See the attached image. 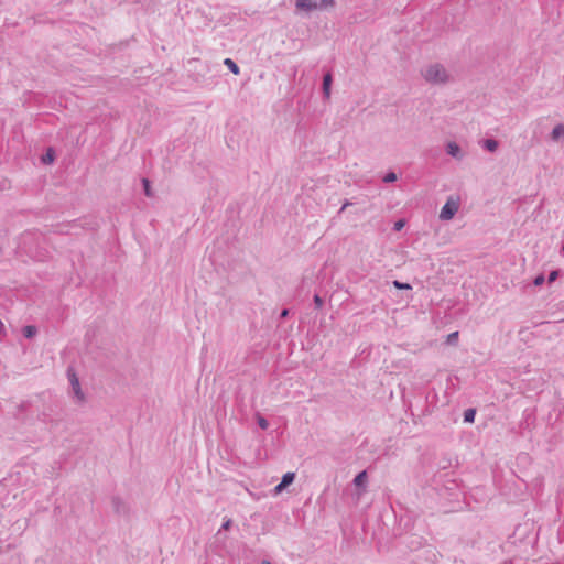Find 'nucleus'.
Returning <instances> with one entry per match:
<instances>
[{
	"mask_svg": "<svg viewBox=\"0 0 564 564\" xmlns=\"http://www.w3.org/2000/svg\"><path fill=\"white\" fill-rule=\"evenodd\" d=\"M458 208L459 203L457 200L449 198L441 209L440 219L451 220L458 212Z\"/></svg>",
	"mask_w": 564,
	"mask_h": 564,
	"instance_id": "2",
	"label": "nucleus"
},
{
	"mask_svg": "<svg viewBox=\"0 0 564 564\" xmlns=\"http://www.w3.org/2000/svg\"><path fill=\"white\" fill-rule=\"evenodd\" d=\"M366 482H367V471L366 470L360 471L354 478V485L356 487H362L366 485Z\"/></svg>",
	"mask_w": 564,
	"mask_h": 564,
	"instance_id": "8",
	"label": "nucleus"
},
{
	"mask_svg": "<svg viewBox=\"0 0 564 564\" xmlns=\"http://www.w3.org/2000/svg\"><path fill=\"white\" fill-rule=\"evenodd\" d=\"M112 505H113V507H115L117 512L124 511V503L119 498H113L112 499Z\"/></svg>",
	"mask_w": 564,
	"mask_h": 564,
	"instance_id": "18",
	"label": "nucleus"
},
{
	"mask_svg": "<svg viewBox=\"0 0 564 564\" xmlns=\"http://www.w3.org/2000/svg\"><path fill=\"white\" fill-rule=\"evenodd\" d=\"M562 252H564V242H563V246H562Z\"/></svg>",
	"mask_w": 564,
	"mask_h": 564,
	"instance_id": "32",
	"label": "nucleus"
},
{
	"mask_svg": "<svg viewBox=\"0 0 564 564\" xmlns=\"http://www.w3.org/2000/svg\"><path fill=\"white\" fill-rule=\"evenodd\" d=\"M313 301H314L316 308H321L324 304L323 299L318 294L314 295Z\"/></svg>",
	"mask_w": 564,
	"mask_h": 564,
	"instance_id": "23",
	"label": "nucleus"
},
{
	"mask_svg": "<svg viewBox=\"0 0 564 564\" xmlns=\"http://www.w3.org/2000/svg\"><path fill=\"white\" fill-rule=\"evenodd\" d=\"M404 225H405L404 219H399L398 221L394 223L393 229L395 231H400L404 227Z\"/></svg>",
	"mask_w": 564,
	"mask_h": 564,
	"instance_id": "24",
	"label": "nucleus"
},
{
	"mask_svg": "<svg viewBox=\"0 0 564 564\" xmlns=\"http://www.w3.org/2000/svg\"><path fill=\"white\" fill-rule=\"evenodd\" d=\"M558 274H560L558 270L551 271L550 274H549V278H547V282L549 283L554 282L557 279Z\"/></svg>",
	"mask_w": 564,
	"mask_h": 564,
	"instance_id": "22",
	"label": "nucleus"
},
{
	"mask_svg": "<svg viewBox=\"0 0 564 564\" xmlns=\"http://www.w3.org/2000/svg\"><path fill=\"white\" fill-rule=\"evenodd\" d=\"M67 377L73 389V392L79 402L84 401L85 397L80 389L79 380L73 368L67 369Z\"/></svg>",
	"mask_w": 564,
	"mask_h": 564,
	"instance_id": "3",
	"label": "nucleus"
},
{
	"mask_svg": "<svg viewBox=\"0 0 564 564\" xmlns=\"http://www.w3.org/2000/svg\"><path fill=\"white\" fill-rule=\"evenodd\" d=\"M476 416V410L475 409H467L464 412V422L466 423H474Z\"/></svg>",
	"mask_w": 564,
	"mask_h": 564,
	"instance_id": "12",
	"label": "nucleus"
},
{
	"mask_svg": "<svg viewBox=\"0 0 564 564\" xmlns=\"http://www.w3.org/2000/svg\"><path fill=\"white\" fill-rule=\"evenodd\" d=\"M482 145L487 151L495 152L498 149L499 143L495 139H486Z\"/></svg>",
	"mask_w": 564,
	"mask_h": 564,
	"instance_id": "9",
	"label": "nucleus"
},
{
	"mask_svg": "<svg viewBox=\"0 0 564 564\" xmlns=\"http://www.w3.org/2000/svg\"><path fill=\"white\" fill-rule=\"evenodd\" d=\"M224 64L232 74L238 75L240 73L239 66L231 58H225Z\"/></svg>",
	"mask_w": 564,
	"mask_h": 564,
	"instance_id": "10",
	"label": "nucleus"
},
{
	"mask_svg": "<svg viewBox=\"0 0 564 564\" xmlns=\"http://www.w3.org/2000/svg\"><path fill=\"white\" fill-rule=\"evenodd\" d=\"M422 76L427 83L441 85L447 83L449 76L442 64L435 63L426 66L422 70Z\"/></svg>",
	"mask_w": 564,
	"mask_h": 564,
	"instance_id": "1",
	"label": "nucleus"
},
{
	"mask_svg": "<svg viewBox=\"0 0 564 564\" xmlns=\"http://www.w3.org/2000/svg\"><path fill=\"white\" fill-rule=\"evenodd\" d=\"M295 7L297 10L312 12L317 10V0H295Z\"/></svg>",
	"mask_w": 564,
	"mask_h": 564,
	"instance_id": "5",
	"label": "nucleus"
},
{
	"mask_svg": "<svg viewBox=\"0 0 564 564\" xmlns=\"http://www.w3.org/2000/svg\"><path fill=\"white\" fill-rule=\"evenodd\" d=\"M393 286L398 290H411L412 286L409 284V283H405V282H400L398 280H394L392 282Z\"/></svg>",
	"mask_w": 564,
	"mask_h": 564,
	"instance_id": "17",
	"label": "nucleus"
},
{
	"mask_svg": "<svg viewBox=\"0 0 564 564\" xmlns=\"http://www.w3.org/2000/svg\"><path fill=\"white\" fill-rule=\"evenodd\" d=\"M335 7V0H319L317 1V9H328Z\"/></svg>",
	"mask_w": 564,
	"mask_h": 564,
	"instance_id": "14",
	"label": "nucleus"
},
{
	"mask_svg": "<svg viewBox=\"0 0 564 564\" xmlns=\"http://www.w3.org/2000/svg\"><path fill=\"white\" fill-rule=\"evenodd\" d=\"M55 160V152L52 148H48L46 153L42 156V162L45 164H51Z\"/></svg>",
	"mask_w": 564,
	"mask_h": 564,
	"instance_id": "11",
	"label": "nucleus"
},
{
	"mask_svg": "<svg viewBox=\"0 0 564 564\" xmlns=\"http://www.w3.org/2000/svg\"><path fill=\"white\" fill-rule=\"evenodd\" d=\"M37 328L33 325H28L23 328V335L26 338H32L36 335Z\"/></svg>",
	"mask_w": 564,
	"mask_h": 564,
	"instance_id": "13",
	"label": "nucleus"
},
{
	"mask_svg": "<svg viewBox=\"0 0 564 564\" xmlns=\"http://www.w3.org/2000/svg\"><path fill=\"white\" fill-rule=\"evenodd\" d=\"M290 311L288 308H283L280 313V318L284 319L289 316Z\"/></svg>",
	"mask_w": 564,
	"mask_h": 564,
	"instance_id": "27",
	"label": "nucleus"
},
{
	"mask_svg": "<svg viewBox=\"0 0 564 564\" xmlns=\"http://www.w3.org/2000/svg\"><path fill=\"white\" fill-rule=\"evenodd\" d=\"M257 423H258L259 427L262 430H267L269 427L268 420L265 417H263L262 415L257 416Z\"/></svg>",
	"mask_w": 564,
	"mask_h": 564,
	"instance_id": "19",
	"label": "nucleus"
},
{
	"mask_svg": "<svg viewBox=\"0 0 564 564\" xmlns=\"http://www.w3.org/2000/svg\"><path fill=\"white\" fill-rule=\"evenodd\" d=\"M445 150L448 155H451L452 158H454L458 161H462L465 156L460 147L454 141L447 142Z\"/></svg>",
	"mask_w": 564,
	"mask_h": 564,
	"instance_id": "4",
	"label": "nucleus"
},
{
	"mask_svg": "<svg viewBox=\"0 0 564 564\" xmlns=\"http://www.w3.org/2000/svg\"><path fill=\"white\" fill-rule=\"evenodd\" d=\"M332 84H333V75L330 72H327L323 77V85H322L323 95L326 99H328L330 97Z\"/></svg>",
	"mask_w": 564,
	"mask_h": 564,
	"instance_id": "6",
	"label": "nucleus"
},
{
	"mask_svg": "<svg viewBox=\"0 0 564 564\" xmlns=\"http://www.w3.org/2000/svg\"><path fill=\"white\" fill-rule=\"evenodd\" d=\"M6 326L3 324L2 321H0V341L2 340V338L6 336Z\"/></svg>",
	"mask_w": 564,
	"mask_h": 564,
	"instance_id": "25",
	"label": "nucleus"
},
{
	"mask_svg": "<svg viewBox=\"0 0 564 564\" xmlns=\"http://www.w3.org/2000/svg\"><path fill=\"white\" fill-rule=\"evenodd\" d=\"M231 523H232V522H231V520H230V519H228L227 521H225V522L223 523L221 529H223V530H228V529L231 527Z\"/></svg>",
	"mask_w": 564,
	"mask_h": 564,
	"instance_id": "28",
	"label": "nucleus"
},
{
	"mask_svg": "<svg viewBox=\"0 0 564 564\" xmlns=\"http://www.w3.org/2000/svg\"><path fill=\"white\" fill-rule=\"evenodd\" d=\"M261 564H271V562L269 560H262Z\"/></svg>",
	"mask_w": 564,
	"mask_h": 564,
	"instance_id": "31",
	"label": "nucleus"
},
{
	"mask_svg": "<svg viewBox=\"0 0 564 564\" xmlns=\"http://www.w3.org/2000/svg\"><path fill=\"white\" fill-rule=\"evenodd\" d=\"M458 338V332H454L452 334L448 335V343H454V340H456Z\"/></svg>",
	"mask_w": 564,
	"mask_h": 564,
	"instance_id": "26",
	"label": "nucleus"
},
{
	"mask_svg": "<svg viewBox=\"0 0 564 564\" xmlns=\"http://www.w3.org/2000/svg\"><path fill=\"white\" fill-rule=\"evenodd\" d=\"M142 185H143V191H144L145 196L152 197L153 193L151 189L150 181L148 178H142Z\"/></svg>",
	"mask_w": 564,
	"mask_h": 564,
	"instance_id": "16",
	"label": "nucleus"
},
{
	"mask_svg": "<svg viewBox=\"0 0 564 564\" xmlns=\"http://www.w3.org/2000/svg\"><path fill=\"white\" fill-rule=\"evenodd\" d=\"M398 178L397 174L394 172H388L384 176H383V182L384 183H393L395 182Z\"/></svg>",
	"mask_w": 564,
	"mask_h": 564,
	"instance_id": "20",
	"label": "nucleus"
},
{
	"mask_svg": "<svg viewBox=\"0 0 564 564\" xmlns=\"http://www.w3.org/2000/svg\"><path fill=\"white\" fill-rule=\"evenodd\" d=\"M550 139L553 142H560L564 140V123H558L555 126L550 134Z\"/></svg>",
	"mask_w": 564,
	"mask_h": 564,
	"instance_id": "7",
	"label": "nucleus"
},
{
	"mask_svg": "<svg viewBox=\"0 0 564 564\" xmlns=\"http://www.w3.org/2000/svg\"><path fill=\"white\" fill-rule=\"evenodd\" d=\"M295 479V474L294 473H286L283 475L281 481L283 484V486H290Z\"/></svg>",
	"mask_w": 564,
	"mask_h": 564,
	"instance_id": "15",
	"label": "nucleus"
},
{
	"mask_svg": "<svg viewBox=\"0 0 564 564\" xmlns=\"http://www.w3.org/2000/svg\"><path fill=\"white\" fill-rule=\"evenodd\" d=\"M286 486H283L282 481H280V484H278L274 488L275 492H281L283 489H285Z\"/></svg>",
	"mask_w": 564,
	"mask_h": 564,
	"instance_id": "29",
	"label": "nucleus"
},
{
	"mask_svg": "<svg viewBox=\"0 0 564 564\" xmlns=\"http://www.w3.org/2000/svg\"><path fill=\"white\" fill-rule=\"evenodd\" d=\"M352 205L351 202L349 200H345V203L343 204L340 210H339V214L343 213L348 206Z\"/></svg>",
	"mask_w": 564,
	"mask_h": 564,
	"instance_id": "30",
	"label": "nucleus"
},
{
	"mask_svg": "<svg viewBox=\"0 0 564 564\" xmlns=\"http://www.w3.org/2000/svg\"><path fill=\"white\" fill-rule=\"evenodd\" d=\"M544 282H545V278H544V275H543V274H539V275H536V276L534 278V280H533V284H534L535 286H541Z\"/></svg>",
	"mask_w": 564,
	"mask_h": 564,
	"instance_id": "21",
	"label": "nucleus"
}]
</instances>
